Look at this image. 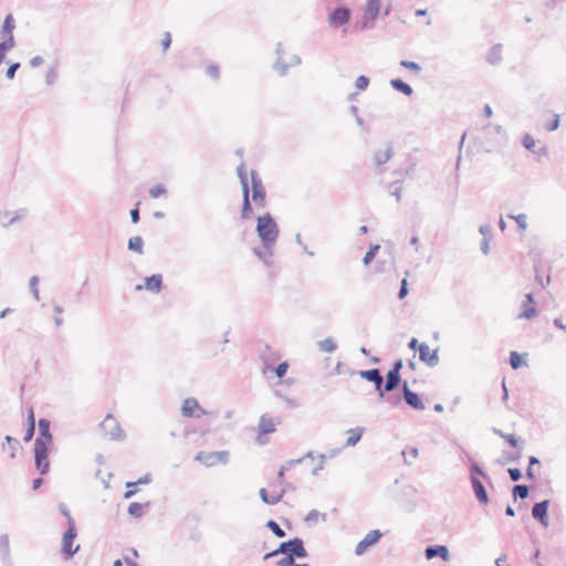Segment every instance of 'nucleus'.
<instances>
[{"label": "nucleus", "instance_id": "1", "mask_svg": "<svg viewBox=\"0 0 566 566\" xmlns=\"http://www.w3.org/2000/svg\"><path fill=\"white\" fill-rule=\"evenodd\" d=\"M255 232L263 247L268 248L270 244H276L280 228L270 212H265L256 218Z\"/></svg>", "mask_w": 566, "mask_h": 566}, {"label": "nucleus", "instance_id": "2", "mask_svg": "<svg viewBox=\"0 0 566 566\" xmlns=\"http://www.w3.org/2000/svg\"><path fill=\"white\" fill-rule=\"evenodd\" d=\"M277 555L293 556V558H306L307 551L305 549L304 542L300 537H294L286 542L280 543L279 547L264 555V559H270Z\"/></svg>", "mask_w": 566, "mask_h": 566}, {"label": "nucleus", "instance_id": "3", "mask_svg": "<svg viewBox=\"0 0 566 566\" xmlns=\"http://www.w3.org/2000/svg\"><path fill=\"white\" fill-rule=\"evenodd\" d=\"M251 185H250V198L256 208H265L266 200V190L263 185L262 178L259 172L254 169L250 171Z\"/></svg>", "mask_w": 566, "mask_h": 566}, {"label": "nucleus", "instance_id": "4", "mask_svg": "<svg viewBox=\"0 0 566 566\" xmlns=\"http://www.w3.org/2000/svg\"><path fill=\"white\" fill-rule=\"evenodd\" d=\"M350 18V8H348L346 4H339L327 14V23L331 28L338 29L348 24Z\"/></svg>", "mask_w": 566, "mask_h": 566}, {"label": "nucleus", "instance_id": "5", "mask_svg": "<svg viewBox=\"0 0 566 566\" xmlns=\"http://www.w3.org/2000/svg\"><path fill=\"white\" fill-rule=\"evenodd\" d=\"M49 455V444H44L40 439H35L34 441V464L36 470H39L40 474H45L49 471L50 462L48 459Z\"/></svg>", "mask_w": 566, "mask_h": 566}, {"label": "nucleus", "instance_id": "6", "mask_svg": "<svg viewBox=\"0 0 566 566\" xmlns=\"http://www.w3.org/2000/svg\"><path fill=\"white\" fill-rule=\"evenodd\" d=\"M76 537V526L75 522H71L70 526L63 534L62 537V553L65 559L73 557L80 549V545L73 546L74 539Z\"/></svg>", "mask_w": 566, "mask_h": 566}, {"label": "nucleus", "instance_id": "7", "mask_svg": "<svg viewBox=\"0 0 566 566\" xmlns=\"http://www.w3.org/2000/svg\"><path fill=\"white\" fill-rule=\"evenodd\" d=\"M195 460L202 463L206 467H212L217 463H227L229 461V452L228 451H199Z\"/></svg>", "mask_w": 566, "mask_h": 566}, {"label": "nucleus", "instance_id": "8", "mask_svg": "<svg viewBox=\"0 0 566 566\" xmlns=\"http://www.w3.org/2000/svg\"><path fill=\"white\" fill-rule=\"evenodd\" d=\"M102 431L111 440H122L124 431L122 430L118 421L112 415H107L99 424Z\"/></svg>", "mask_w": 566, "mask_h": 566}, {"label": "nucleus", "instance_id": "9", "mask_svg": "<svg viewBox=\"0 0 566 566\" xmlns=\"http://www.w3.org/2000/svg\"><path fill=\"white\" fill-rule=\"evenodd\" d=\"M381 537L382 533L379 530H373L368 532L366 536L356 545L355 554L357 556L363 555L369 546L376 544Z\"/></svg>", "mask_w": 566, "mask_h": 566}, {"label": "nucleus", "instance_id": "10", "mask_svg": "<svg viewBox=\"0 0 566 566\" xmlns=\"http://www.w3.org/2000/svg\"><path fill=\"white\" fill-rule=\"evenodd\" d=\"M163 275L159 273H155L145 277L144 285L137 284L135 286V290L140 291L143 289H146L147 291L157 294L163 290Z\"/></svg>", "mask_w": 566, "mask_h": 566}, {"label": "nucleus", "instance_id": "11", "mask_svg": "<svg viewBox=\"0 0 566 566\" xmlns=\"http://www.w3.org/2000/svg\"><path fill=\"white\" fill-rule=\"evenodd\" d=\"M181 412L184 417L187 418H200L206 415L203 408H201L195 398H187L184 400Z\"/></svg>", "mask_w": 566, "mask_h": 566}, {"label": "nucleus", "instance_id": "12", "mask_svg": "<svg viewBox=\"0 0 566 566\" xmlns=\"http://www.w3.org/2000/svg\"><path fill=\"white\" fill-rule=\"evenodd\" d=\"M548 506H549V500H544V501L535 503L532 507L533 518L538 521L541 523V525L544 527H547L549 524L548 516H547Z\"/></svg>", "mask_w": 566, "mask_h": 566}, {"label": "nucleus", "instance_id": "13", "mask_svg": "<svg viewBox=\"0 0 566 566\" xmlns=\"http://www.w3.org/2000/svg\"><path fill=\"white\" fill-rule=\"evenodd\" d=\"M402 394H403V399L409 407H411L415 410H424L426 409V406H424L422 399L420 398V396L417 392L412 391L408 387L407 382L403 384Z\"/></svg>", "mask_w": 566, "mask_h": 566}, {"label": "nucleus", "instance_id": "14", "mask_svg": "<svg viewBox=\"0 0 566 566\" xmlns=\"http://www.w3.org/2000/svg\"><path fill=\"white\" fill-rule=\"evenodd\" d=\"M522 312L518 314V318L531 319L536 316V302L533 293L525 294V298L522 303Z\"/></svg>", "mask_w": 566, "mask_h": 566}, {"label": "nucleus", "instance_id": "15", "mask_svg": "<svg viewBox=\"0 0 566 566\" xmlns=\"http://www.w3.org/2000/svg\"><path fill=\"white\" fill-rule=\"evenodd\" d=\"M274 247L275 244H270L265 248L261 244V247L253 248L254 255L262 261L266 268H271L273 264Z\"/></svg>", "mask_w": 566, "mask_h": 566}, {"label": "nucleus", "instance_id": "16", "mask_svg": "<svg viewBox=\"0 0 566 566\" xmlns=\"http://www.w3.org/2000/svg\"><path fill=\"white\" fill-rule=\"evenodd\" d=\"M252 199L250 198V189L242 190V205L240 211V218L242 220H249L254 217Z\"/></svg>", "mask_w": 566, "mask_h": 566}, {"label": "nucleus", "instance_id": "17", "mask_svg": "<svg viewBox=\"0 0 566 566\" xmlns=\"http://www.w3.org/2000/svg\"><path fill=\"white\" fill-rule=\"evenodd\" d=\"M424 556L427 559L440 557L443 560H449L450 553L446 545H430L426 547Z\"/></svg>", "mask_w": 566, "mask_h": 566}, {"label": "nucleus", "instance_id": "18", "mask_svg": "<svg viewBox=\"0 0 566 566\" xmlns=\"http://www.w3.org/2000/svg\"><path fill=\"white\" fill-rule=\"evenodd\" d=\"M287 368V361H282L276 367H273L272 365L264 361L262 366V374L268 378L272 377L273 375H275L277 378H282L286 374Z\"/></svg>", "mask_w": 566, "mask_h": 566}, {"label": "nucleus", "instance_id": "19", "mask_svg": "<svg viewBox=\"0 0 566 566\" xmlns=\"http://www.w3.org/2000/svg\"><path fill=\"white\" fill-rule=\"evenodd\" d=\"M275 426H276V423L271 417H268L266 415L261 416L260 422H259V438H258V440L261 444L265 443V441L262 440L261 436L274 432Z\"/></svg>", "mask_w": 566, "mask_h": 566}, {"label": "nucleus", "instance_id": "20", "mask_svg": "<svg viewBox=\"0 0 566 566\" xmlns=\"http://www.w3.org/2000/svg\"><path fill=\"white\" fill-rule=\"evenodd\" d=\"M471 479V484H472V489L474 491V494L478 499V501L481 503V504H486L489 502V496H488V492L483 485V483L480 481V479L478 476H470Z\"/></svg>", "mask_w": 566, "mask_h": 566}, {"label": "nucleus", "instance_id": "21", "mask_svg": "<svg viewBox=\"0 0 566 566\" xmlns=\"http://www.w3.org/2000/svg\"><path fill=\"white\" fill-rule=\"evenodd\" d=\"M50 420L45 418H41L39 420V437L44 444H50L53 440L52 434L50 432Z\"/></svg>", "mask_w": 566, "mask_h": 566}, {"label": "nucleus", "instance_id": "22", "mask_svg": "<svg viewBox=\"0 0 566 566\" xmlns=\"http://www.w3.org/2000/svg\"><path fill=\"white\" fill-rule=\"evenodd\" d=\"M392 90L403 94L405 96H411L413 94V88L410 84L405 82L402 78L396 77L391 78L389 82Z\"/></svg>", "mask_w": 566, "mask_h": 566}, {"label": "nucleus", "instance_id": "23", "mask_svg": "<svg viewBox=\"0 0 566 566\" xmlns=\"http://www.w3.org/2000/svg\"><path fill=\"white\" fill-rule=\"evenodd\" d=\"M261 500L269 505L277 504L285 494V489H282L279 493L269 494L268 491L262 488L259 491Z\"/></svg>", "mask_w": 566, "mask_h": 566}, {"label": "nucleus", "instance_id": "24", "mask_svg": "<svg viewBox=\"0 0 566 566\" xmlns=\"http://www.w3.org/2000/svg\"><path fill=\"white\" fill-rule=\"evenodd\" d=\"M381 4V0H367L364 12L374 19H378L380 15Z\"/></svg>", "mask_w": 566, "mask_h": 566}, {"label": "nucleus", "instance_id": "25", "mask_svg": "<svg viewBox=\"0 0 566 566\" xmlns=\"http://www.w3.org/2000/svg\"><path fill=\"white\" fill-rule=\"evenodd\" d=\"M377 19L367 15L365 12L363 13V18L360 21L355 22L353 25L354 31H366L371 30L375 27Z\"/></svg>", "mask_w": 566, "mask_h": 566}, {"label": "nucleus", "instance_id": "26", "mask_svg": "<svg viewBox=\"0 0 566 566\" xmlns=\"http://www.w3.org/2000/svg\"><path fill=\"white\" fill-rule=\"evenodd\" d=\"M401 377L397 369H390L386 375L385 390H394L400 384Z\"/></svg>", "mask_w": 566, "mask_h": 566}, {"label": "nucleus", "instance_id": "27", "mask_svg": "<svg viewBox=\"0 0 566 566\" xmlns=\"http://www.w3.org/2000/svg\"><path fill=\"white\" fill-rule=\"evenodd\" d=\"M394 148L389 144L386 150H377L374 154V160L377 166L386 164L394 156Z\"/></svg>", "mask_w": 566, "mask_h": 566}, {"label": "nucleus", "instance_id": "28", "mask_svg": "<svg viewBox=\"0 0 566 566\" xmlns=\"http://www.w3.org/2000/svg\"><path fill=\"white\" fill-rule=\"evenodd\" d=\"M485 61L491 65L499 64L502 61V45L501 44L493 45L489 50V52L485 56Z\"/></svg>", "mask_w": 566, "mask_h": 566}, {"label": "nucleus", "instance_id": "29", "mask_svg": "<svg viewBox=\"0 0 566 566\" xmlns=\"http://www.w3.org/2000/svg\"><path fill=\"white\" fill-rule=\"evenodd\" d=\"M364 431H365V429L363 427H356V428L348 429L347 434H349V437L346 440L345 447L356 446L360 441Z\"/></svg>", "mask_w": 566, "mask_h": 566}, {"label": "nucleus", "instance_id": "30", "mask_svg": "<svg viewBox=\"0 0 566 566\" xmlns=\"http://www.w3.org/2000/svg\"><path fill=\"white\" fill-rule=\"evenodd\" d=\"M15 28V22L13 19V15L11 13L7 14L2 28H1V35L2 38H11L13 36V30Z\"/></svg>", "mask_w": 566, "mask_h": 566}, {"label": "nucleus", "instance_id": "31", "mask_svg": "<svg viewBox=\"0 0 566 566\" xmlns=\"http://www.w3.org/2000/svg\"><path fill=\"white\" fill-rule=\"evenodd\" d=\"M127 249L132 252L144 253V240L140 235H135L128 239Z\"/></svg>", "mask_w": 566, "mask_h": 566}, {"label": "nucleus", "instance_id": "32", "mask_svg": "<svg viewBox=\"0 0 566 566\" xmlns=\"http://www.w3.org/2000/svg\"><path fill=\"white\" fill-rule=\"evenodd\" d=\"M15 45L14 36L3 38L0 42V63L6 60L7 53Z\"/></svg>", "mask_w": 566, "mask_h": 566}, {"label": "nucleus", "instance_id": "33", "mask_svg": "<svg viewBox=\"0 0 566 566\" xmlns=\"http://www.w3.org/2000/svg\"><path fill=\"white\" fill-rule=\"evenodd\" d=\"M359 375L361 378L366 379L367 381H370L375 384L376 381H381L382 376L378 368H373L368 370H361L359 371Z\"/></svg>", "mask_w": 566, "mask_h": 566}, {"label": "nucleus", "instance_id": "34", "mask_svg": "<svg viewBox=\"0 0 566 566\" xmlns=\"http://www.w3.org/2000/svg\"><path fill=\"white\" fill-rule=\"evenodd\" d=\"M149 506V503H145V504H142V503H138V502H133L128 505V514L132 515L133 517H142L143 514H144V510L145 507H148Z\"/></svg>", "mask_w": 566, "mask_h": 566}, {"label": "nucleus", "instance_id": "35", "mask_svg": "<svg viewBox=\"0 0 566 566\" xmlns=\"http://www.w3.org/2000/svg\"><path fill=\"white\" fill-rule=\"evenodd\" d=\"M237 175L241 184L242 190L250 189V184L248 180L247 167L244 163H241L237 167Z\"/></svg>", "mask_w": 566, "mask_h": 566}, {"label": "nucleus", "instance_id": "36", "mask_svg": "<svg viewBox=\"0 0 566 566\" xmlns=\"http://www.w3.org/2000/svg\"><path fill=\"white\" fill-rule=\"evenodd\" d=\"M317 347L319 352L332 353L337 349V344L332 337H327L317 342Z\"/></svg>", "mask_w": 566, "mask_h": 566}, {"label": "nucleus", "instance_id": "37", "mask_svg": "<svg viewBox=\"0 0 566 566\" xmlns=\"http://www.w3.org/2000/svg\"><path fill=\"white\" fill-rule=\"evenodd\" d=\"M304 458H300V459H296V460H290L287 461L285 464H283L279 472H277V480H279V483L280 484H284V481H283V478H284V474L287 470H290L293 465L295 464H300L302 461H303Z\"/></svg>", "mask_w": 566, "mask_h": 566}, {"label": "nucleus", "instance_id": "38", "mask_svg": "<svg viewBox=\"0 0 566 566\" xmlns=\"http://www.w3.org/2000/svg\"><path fill=\"white\" fill-rule=\"evenodd\" d=\"M0 555L1 559L11 557L9 536L7 534L0 536Z\"/></svg>", "mask_w": 566, "mask_h": 566}, {"label": "nucleus", "instance_id": "39", "mask_svg": "<svg viewBox=\"0 0 566 566\" xmlns=\"http://www.w3.org/2000/svg\"><path fill=\"white\" fill-rule=\"evenodd\" d=\"M380 249L379 244H370L367 252L365 253L363 258V263L365 265H368L373 262V260L376 258L378 251Z\"/></svg>", "mask_w": 566, "mask_h": 566}, {"label": "nucleus", "instance_id": "40", "mask_svg": "<svg viewBox=\"0 0 566 566\" xmlns=\"http://www.w3.org/2000/svg\"><path fill=\"white\" fill-rule=\"evenodd\" d=\"M513 497L514 500H516L517 497L520 499H526L530 494V489L527 485L525 484H516L513 486Z\"/></svg>", "mask_w": 566, "mask_h": 566}, {"label": "nucleus", "instance_id": "41", "mask_svg": "<svg viewBox=\"0 0 566 566\" xmlns=\"http://www.w3.org/2000/svg\"><path fill=\"white\" fill-rule=\"evenodd\" d=\"M265 526L271 530L273 532V534L279 537V538H283L285 537L286 533L284 532V530H282V527L274 521V520H269L265 524Z\"/></svg>", "mask_w": 566, "mask_h": 566}, {"label": "nucleus", "instance_id": "42", "mask_svg": "<svg viewBox=\"0 0 566 566\" xmlns=\"http://www.w3.org/2000/svg\"><path fill=\"white\" fill-rule=\"evenodd\" d=\"M289 62H285L283 60V56H277L276 60H275V63L273 65V69L281 75V76H284L286 75L287 71H289V65H287Z\"/></svg>", "mask_w": 566, "mask_h": 566}, {"label": "nucleus", "instance_id": "43", "mask_svg": "<svg viewBox=\"0 0 566 566\" xmlns=\"http://www.w3.org/2000/svg\"><path fill=\"white\" fill-rule=\"evenodd\" d=\"M4 440L6 442L9 444V449H10V458L11 459H14L15 458V454H17V451L18 449L20 448V442L18 439L11 437V436H6L4 437Z\"/></svg>", "mask_w": 566, "mask_h": 566}, {"label": "nucleus", "instance_id": "44", "mask_svg": "<svg viewBox=\"0 0 566 566\" xmlns=\"http://www.w3.org/2000/svg\"><path fill=\"white\" fill-rule=\"evenodd\" d=\"M319 517L322 518V521H325V520H326V515H325V514L319 513V512H318V511H316V510H312V511H310V512L306 514V516H305V518H304V520H305V522H306L307 524H314V523H316V522L318 521V518H319Z\"/></svg>", "mask_w": 566, "mask_h": 566}, {"label": "nucleus", "instance_id": "45", "mask_svg": "<svg viewBox=\"0 0 566 566\" xmlns=\"http://www.w3.org/2000/svg\"><path fill=\"white\" fill-rule=\"evenodd\" d=\"M399 64L401 67L407 69L416 74L420 73L422 70L420 64L413 61L401 60Z\"/></svg>", "mask_w": 566, "mask_h": 566}, {"label": "nucleus", "instance_id": "46", "mask_svg": "<svg viewBox=\"0 0 566 566\" xmlns=\"http://www.w3.org/2000/svg\"><path fill=\"white\" fill-rule=\"evenodd\" d=\"M522 145L525 147V149L535 153L536 142L531 134L527 133L523 136Z\"/></svg>", "mask_w": 566, "mask_h": 566}, {"label": "nucleus", "instance_id": "47", "mask_svg": "<svg viewBox=\"0 0 566 566\" xmlns=\"http://www.w3.org/2000/svg\"><path fill=\"white\" fill-rule=\"evenodd\" d=\"M148 192L151 198H159L167 192V188L163 184H157Z\"/></svg>", "mask_w": 566, "mask_h": 566}, {"label": "nucleus", "instance_id": "48", "mask_svg": "<svg viewBox=\"0 0 566 566\" xmlns=\"http://www.w3.org/2000/svg\"><path fill=\"white\" fill-rule=\"evenodd\" d=\"M509 363L513 369L527 365L525 356H510Z\"/></svg>", "mask_w": 566, "mask_h": 566}, {"label": "nucleus", "instance_id": "49", "mask_svg": "<svg viewBox=\"0 0 566 566\" xmlns=\"http://www.w3.org/2000/svg\"><path fill=\"white\" fill-rule=\"evenodd\" d=\"M25 216H27V209H19L18 211L14 212V216L12 217V220H8V221L2 222V226L4 228H8L9 226H11L14 222L21 220Z\"/></svg>", "mask_w": 566, "mask_h": 566}, {"label": "nucleus", "instance_id": "50", "mask_svg": "<svg viewBox=\"0 0 566 566\" xmlns=\"http://www.w3.org/2000/svg\"><path fill=\"white\" fill-rule=\"evenodd\" d=\"M25 216H27V209H19L18 211L14 212V216L12 217V220H8V221L2 222V226L4 228H8L9 226H11L14 222L21 220Z\"/></svg>", "mask_w": 566, "mask_h": 566}, {"label": "nucleus", "instance_id": "51", "mask_svg": "<svg viewBox=\"0 0 566 566\" xmlns=\"http://www.w3.org/2000/svg\"><path fill=\"white\" fill-rule=\"evenodd\" d=\"M370 80L366 75H359L355 81V86L358 91H365L369 86Z\"/></svg>", "mask_w": 566, "mask_h": 566}, {"label": "nucleus", "instance_id": "52", "mask_svg": "<svg viewBox=\"0 0 566 566\" xmlns=\"http://www.w3.org/2000/svg\"><path fill=\"white\" fill-rule=\"evenodd\" d=\"M38 283H39V276H38V275H33V276H31V279H30V283H29V285H30V291H31L32 295L34 296V298H35L36 301H39V300H40L39 289H38Z\"/></svg>", "mask_w": 566, "mask_h": 566}, {"label": "nucleus", "instance_id": "53", "mask_svg": "<svg viewBox=\"0 0 566 566\" xmlns=\"http://www.w3.org/2000/svg\"><path fill=\"white\" fill-rule=\"evenodd\" d=\"M509 218L514 219L520 229L525 230L527 228L526 214H524V213H520L516 216L509 214Z\"/></svg>", "mask_w": 566, "mask_h": 566}, {"label": "nucleus", "instance_id": "54", "mask_svg": "<svg viewBox=\"0 0 566 566\" xmlns=\"http://www.w3.org/2000/svg\"><path fill=\"white\" fill-rule=\"evenodd\" d=\"M482 476L484 479H490L486 473L483 471V469L474 461L471 463V476Z\"/></svg>", "mask_w": 566, "mask_h": 566}, {"label": "nucleus", "instance_id": "55", "mask_svg": "<svg viewBox=\"0 0 566 566\" xmlns=\"http://www.w3.org/2000/svg\"><path fill=\"white\" fill-rule=\"evenodd\" d=\"M428 367H434L439 364L440 356H418Z\"/></svg>", "mask_w": 566, "mask_h": 566}, {"label": "nucleus", "instance_id": "56", "mask_svg": "<svg viewBox=\"0 0 566 566\" xmlns=\"http://www.w3.org/2000/svg\"><path fill=\"white\" fill-rule=\"evenodd\" d=\"M21 64L19 62H13L9 65L6 72V77L8 80H13L17 71L20 69Z\"/></svg>", "mask_w": 566, "mask_h": 566}, {"label": "nucleus", "instance_id": "57", "mask_svg": "<svg viewBox=\"0 0 566 566\" xmlns=\"http://www.w3.org/2000/svg\"><path fill=\"white\" fill-rule=\"evenodd\" d=\"M559 123H560L559 115L555 114L553 119H551L548 123H546L545 129L547 132H554L558 128Z\"/></svg>", "mask_w": 566, "mask_h": 566}, {"label": "nucleus", "instance_id": "58", "mask_svg": "<svg viewBox=\"0 0 566 566\" xmlns=\"http://www.w3.org/2000/svg\"><path fill=\"white\" fill-rule=\"evenodd\" d=\"M207 75L210 77L218 80L220 77V70L219 66L216 64H211L206 70Z\"/></svg>", "mask_w": 566, "mask_h": 566}, {"label": "nucleus", "instance_id": "59", "mask_svg": "<svg viewBox=\"0 0 566 566\" xmlns=\"http://www.w3.org/2000/svg\"><path fill=\"white\" fill-rule=\"evenodd\" d=\"M407 295H408V282H407V279H402L397 296L399 300H403Z\"/></svg>", "mask_w": 566, "mask_h": 566}, {"label": "nucleus", "instance_id": "60", "mask_svg": "<svg viewBox=\"0 0 566 566\" xmlns=\"http://www.w3.org/2000/svg\"><path fill=\"white\" fill-rule=\"evenodd\" d=\"M479 232L483 235V239H491L492 237V227L488 223L481 224L479 227Z\"/></svg>", "mask_w": 566, "mask_h": 566}, {"label": "nucleus", "instance_id": "61", "mask_svg": "<svg viewBox=\"0 0 566 566\" xmlns=\"http://www.w3.org/2000/svg\"><path fill=\"white\" fill-rule=\"evenodd\" d=\"M130 220L133 223H138L140 220V213H139V202L135 205L133 209L129 211Z\"/></svg>", "mask_w": 566, "mask_h": 566}, {"label": "nucleus", "instance_id": "62", "mask_svg": "<svg viewBox=\"0 0 566 566\" xmlns=\"http://www.w3.org/2000/svg\"><path fill=\"white\" fill-rule=\"evenodd\" d=\"M276 566H296L293 556H285L276 562Z\"/></svg>", "mask_w": 566, "mask_h": 566}, {"label": "nucleus", "instance_id": "63", "mask_svg": "<svg viewBox=\"0 0 566 566\" xmlns=\"http://www.w3.org/2000/svg\"><path fill=\"white\" fill-rule=\"evenodd\" d=\"M509 475L512 481L517 482L522 479V471L517 468H510Z\"/></svg>", "mask_w": 566, "mask_h": 566}, {"label": "nucleus", "instance_id": "64", "mask_svg": "<svg viewBox=\"0 0 566 566\" xmlns=\"http://www.w3.org/2000/svg\"><path fill=\"white\" fill-rule=\"evenodd\" d=\"M57 73L55 69L51 67L45 74V82L48 85H52L56 80Z\"/></svg>", "mask_w": 566, "mask_h": 566}]
</instances>
